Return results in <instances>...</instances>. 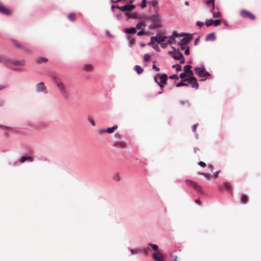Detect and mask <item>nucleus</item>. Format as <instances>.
I'll use <instances>...</instances> for the list:
<instances>
[{"label":"nucleus","mask_w":261,"mask_h":261,"mask_svg":"<svg viewBox=\"0 0 261 261\" xmlns=\"http://www.w3.org/2000/svg\"><path fill=\"white\" fill-rule=\"evenodd\" d=\"M222 188L224 190H227L230 194H232V188L231 185L229 182H227V181L224 182Z\"/></svg>","instance_id":"obj_14"},{"label":"nucleus","mask_w":261,"mask_h":261,"mask_svg":"<svg viewBox=\"0 0 261 261\" xmlns=\"http://www.w3.org/2000/svg\"><path fill=\"white\" fill-rule=\"evenodd\" d=\"M160 81L164 84H166L167 81V75L166 73H162L159 77Z\"/></svg>","instance_id":"obj_23"},{"label":"nucleus","mask_w":261,"mask_h":261,"mask_svg":"<svg viewBox=\"0 0 261 261\" xmlns=\"http://www.w3.org/2000/svg\"><path fill=\"white\" fill-rule=\"evenodd\" d=\"M216 39V37L215 36V32H212V33L207 35L205 38V40L206 41H214Z\"/></svg>","instance_id":"obj_17"},{"label":"nucleus","mask_w":261,"mask_h":261,"mask_svg":"<svg viewBox=\"0 0 261 261\" xmlns=\"http://www.w3.org/2000/svg\"><path fill=\"white\" fill-rule=\"evenodd\" d=\"M48 124L45 122H41L38 123L36 126L37 129H44L47 127Z\"/></svg>","instance_id":"obj_24"},{"label":"nucleus","mask_w":261,"mask_h":261,"mask_svg":"<svg viewBox=\"0 0 261 261\" xmlns=\"http://www.w3.org/2000/svg\"><path fill=\"white\" fill-rule=\"evenodd\" d=\"M210 73L205 69V71H203V73H202V75H201V77H207L210 76Z\"/></svg>","instance_id":"obj_47"},{"label":"nucleus","mask_w":261,"mask_h":261,"mask_svg":"<svg viewBox=\"0 0 261 261\" xmlns=\"http://www.w3.org/2000/svg\"><path fill=\"white\" fill-rule=\"evenodd\" d=\"M198 164L202 167H205L206 166V164L203 161H199L198 162Z\"/></svg>","instance_id":"obj_61"},{"label":"nucleus","mask_w":261,"mask_h":261,"mask_svg":"<svg viewBox=\"0 0 261 261\" xmlns=\"http://www.w3.org/2000/svg\"><path fill=\"white\" fill-rule=\"evenodd\" d=\"M190 46H187L185 50L184 53L186 55H189L190 54Z\"/></svg>","instance_id":"obj_55"},{"label":"nucleus","mask_w":261,"mask_h":261,"mask_svg":"<svg viewBox=\"0 0 261 261\" xmlns=\"http://www.w3.org/2000/svg\"><path fill=\"white\" fill-rule=\"evenodd\" d=\"M115 16L118 20H121V19H122V18H123V17H122L121 14L120 13L116 14L115 15Z\"/></svg>","instance_id":"obj_60"},{"label":"nucleus","mask_w":261,"mask_h":261,"mask_svg":"<svg viewBox=\"0 0 261 261\" xmlns=\"http://www.w3.org/2000/svg\"><path fill=\"white\" fill-rule=\"evenodd\" d=\"M154 37L156 38L155 41L158 43H161L165 41L167 39L168 36H161L160 33H157Z\"/></svg>","instance_id":"obj_12"},{"label":"nucleus","mask_w":261,"mask_h":261,"mask_svg":"<svg viewBox=\"0 0 261 261\" xmlns=\"http://www.w3.org/2000/svg\"><path fill=\"white\" fill-rule=\"evenodd\" d=\"M151 6L154 8H156L158 7V2L156 0H152L151 2Z\"/></svg>","instance_id":"obj_48"},{"label":"nucleus","mask_w":261,"mask_h":261,"mask_svg":"<svg viewBox=\"0 0 261 261\" xmlns=\"http://www.w3.org/2000/svg\"><path fill=\"white\" fill-rule=\"evenodd\" d=\"M192 66L190 64L186 65L184 67V71L185 72H187V73H189V74L191 75H193V72L191 70Z\"/></svg>","instance_id":"obj_22"},{"label":"nucleus","mask_w":261,"mask_h":261,"mask_svg":"<svg viewBox=\"0 0 261 261\" xmlns=\"http://www.w3.org/2000/svg\"><path fill=\"white\" fill-rule=\"evenodd\" d=\"M175 60H179V64H182L185 62V59L182 54L179 55V58H176Z\"/></svg>","instance_id":"obj_34"},{"label":"nucleus","mask_w":261,"mask_h":261,"mask_svg":"<svg viewBox=\"0 0 261 261\" xmlns=\"http://www.w3.org/2000/svg\"><path fill=\"white\" fill-rule=\"evenodd\" d=\"M146 0H142V3L140 4V7L142 9H144L146 7Z\"/></svg>","instance_id":"obj_49"},{"label":"nucleus","mask_w":261,"mask_h":261,"mask_svg":"<svg viewBox=\"0 0 261 261\" xmlns=\"http://www.w3.org/2000/svg\"><path fill=\"white\" fill-rule=\"evenodd\" d=\"M134 69L138 74H141L143 71V69L141 67V66L138 65L134 66Z\"/></svg>","instance_id":"obj_26"},{"label":"nucleus","mask_w":261,"mask_h":261,"mask_svg":"<svg viewBox=\"0 0 261 261\" xmlns=\"http://www.w3.org/2000/svg\"><path fill=\"white\" fill-rule=\"evenodd\" d=\"M9 58L3 55H0V63L3 64L5 66H8Z\"/></svg>","instance_id":"obj_13"},{"label":"nucleus","mask_w":261,"mask_h":261,"mask_svg":"<svg viewBox=\"0 0 261 261\" xmlns=\"http://www.w3.org/2000/svg\"><path fill=\"white\" fill-rule=\"evenodd\" d=\"M160 44L161 45V47L163 48H166L167 45H168V43H167V42H162V43H161Z\"/></svg>","instance_id":"obj_58"},{"label":"nucleus","mask_w":261,"mask_h":261,"mask_svg":"<svg viewBox=\"0 0 261 261\" xmlns=\"http://www.w3.org/2000/svg\"><path fill=\"white\" fill-rule=\"evenodd\" d=\"M204 24V23L203 22L197 21L196 22V25L199 27V28H201Z\"/></svg>","instance_id":"obj_62"},{"label":"nucleus","mask_w":261,"mask_h":261,"mask_svg":"<svg viewBox=\"0 0 261 261\" xmlns=\"http://www.w3.org/2000/svg\"><path fill=\"white\" fill-rule=\"evenodd\" d=\"M145 26H146V23L144 22L141 21V22L138 23L136 24V27H135V28H136V30H141L142 29V27H145Z\"/></svg>","instance_id":"obj_30"},{"label":"nucleus","mask_w":261,"mask_h":261,"mask_svg":"<svg viewBox=\"0 0 261 261\" xmlns=\"http://www.w3.org/2000/svg\"><path fill=\"white\" fill-rule=\"evenodd\" d=\"M127 40L128 41V42H129V45L133 46L135 44V40L134 38H133L131 36H128L127 37Z\"/></svg>","instance_id":"obj_40"},{"label":"nucleus","mask_w":261,"mask_h":261,"mask_svg":"<svg viewBox=\"0 0 261 261\" xmlns=\"http://www.w3.org/2000/svg\"><path fill=\"white\" fill-rule=\"evenodd\" d=\"M152 23L148 26L149 30H154L156 29H161L162 27V23L160 20L152 22Z\"/></svg>","instance_id":"obj_8"},{"label":"nucleus","mask_w":261,"mask_h":261,"mask_svg":"<svg viewBox=\"0 0 261 261\" xmlns=\"http://www.w3.org/2000/svg\"><path fill=\"white\" fill-rule=\"evenodd\" d=\"M193 34H187V36H184V37L181 39L180 41L178 42V45L181 46L183 45H187L189 41L192 40V36Z\"/></svg>","instance_id":"obj_6"},{"label":"nucleus","mask_w":261,"mask_h":261,"mask_svg":"<svg viewBox=\"0 0 261 261\" xmlns=\"http://www.w3.org/2000/svg\"><path fill=\"white\" fill-rule=\"evenodd\" d=\"M156 40V38L154 37V36H152L150 37V41L148 43H147V45L151 46V45H154L153 44L154 43L155 40Z\"/></svg>","instance_id":"obj_36"},{"label":"nucleus","mask_w":261,"mask_h":261,"mask_svg":"<svg viewBox=\"0 0 261 261\" xmlns=\"http://www.w3.org/2000/svg\"><path fill=\"white\" fill-rule=\"evenodd\" d=\"M155 63V61H154L153 62V65H152V69H153V70H154L155 71H159L160 70V68L158 67H157V66L154 64V63Z\"/></svg>","instance_id":"obj_54"},{"label":"nucleus","mask_w":261,"mask_h":261,"mask_svg":"<svg viewBox=\"0 0 261 261\" xmlns=\"http://www.w3.org/2000/svg\"><path fill=\"white\" fill-rule=\"evenodd\" d=\"M52 78L64 98L66 100L68 99L69 98V93L66 86L61 80H58L56 75L53 76Z\"/></svg>","instance_id":"obj_1"},{"label":"nucleus","mask_w":261,"mask_h":261,"mask_svg":"<svg viewBox=\"0 0 261 261\" xmlns=\"http://www.w3.org/2000/svg\"><path fill=\"white\" fill-rule=\"evenodd\" d=\"M201 174L202 175L204 176L205 178H208V179L211 178L213 177L212 175H211V174L208 173L202 172L201 173Z\"/></svg>","instance_id":"obj_45"},{"label":"nucleus","mask_w":261,"mask_h":261,"mask_svg":"<svg viewBox=\"0 0 261 261\" xmlns=\"http://www.w3.org/2000/svg\"><path fill=\"white\" fill-rule=\"evenodd\" d=\"M25 161H28V156H22L19 160L20 163H23Z\"/></svg>","instance_id":"obj_53"},{"label":"nucleus","mask_w":261,"mask_h":261,"mask_svg":"<svg viewBox=\"0 0 261 261\" xmlns=\"http://www.w3.org/2000/svg\"><path fill=\"white\" fill-rule=\"evenodd\" d=\"M158 78H159V75L158 74H156L154 76V81L155 83H156L161 88H163L164 87V85L165 84H163L161 82H159V80H158Z\"/></svg>","instance_id":"obj_28"},{"label":"nucleus","mask_w":261,"mask_h":261,"mask_svg":"<svg viewBox=\"0 0 261 261\" xmlns=\"http://www.w3.org/2000/svg\"><path fill=\"white\" fill-rule=\"evenodd\" d=\"M124 5L122 6H119L118 5L116 6V8L119 9L120 11L124 12Z\"/></svg>","instance_id":"obj_59"},{"label":"nucleus","mask_w":261,"mask_h":261,"mask_svg":"<svg viewBox=\"0 0 261 261\" xmlns=\"http://www.w3.org/2000/svg\"><path fill=\"white\" fill-rule=\"evenodd\" d=\"M36 90L38 93L42 92L44 94L47 93V88L43 82H41L36 85Z\"/></svg>","instance_id":"obj_4"},{"label":"nucleus","mask_w":261,"mask_h":261,"mask_svg":"<svg viewBox=\"0 0 261 261\" xmlns=\"http://www.w3.org/2000/svg\"><path fill=\"white\" fill-rule=\"evenodd\" d=\"M11 41H12V42L13 43V44H14V45L16 47L23 50L24 51H25L27 53H31V50L29 49H28V48L25 47L23 46H22V45L20 44L17 42V40H16L15 39H12Z\"/></svg>","instance_id":"obj_9"},{"label":"nucleus","mask_w":261,"mask_h":261,"mask_svg":"<svg viewBox=\"0 0 261 261\" xmlns=\"http://www.w3.org/2000/svg\"><path fill=\"white\" fill-rule=\"evenodd\" d=\"M186 183L190 186H191L195 190L197 191L199 193H202V189L201 187L199 185L197 182H194L189 179L186 180Z\"/></svg>","instance_id":"obj_2"},{"label":"nucleus","mask_w":261,"mask_h":261,"mask_svg":"<svg viewBox=\"0 0 261 261\" xmlns=\"http://www.w3.org/2000/svg\"><path fill=\"white\" fill-rule=\"evenodd\" d=\"M47 61H48V59L46 58L43 57H39L38 58H37L36 60V61L38 64H41L43 62L45 63V62H47Z\"/></svg>","instance_id":"obj_27"},{"label":"nucleus","mask_w":261,"mask_h":261,"mask_svg":"<svg viewBox=\"0 0 261 261\" xmlns=\"http://www.w3.org/2000/svg\"><path fill=\"white\" fill-rule=\"evenodd\" d=\"M221 22H222L221 19H217L214 20V23L213 24V25H214L215 27L219 26L221 24Z\"/></svg>","instance_id":"obj_41"},{"label":"nucleus","mask_w":261,"mask_h":261,"mask_svg":"<svg viewBox=\"0 0 261 261\" xmlns=\"http://www.w3.org/2000/svg\"><path fill=\"white\" fill-rule=\"evenodd\" d=\"M0 13L6 15H10L11 13V10L7 9L0 3Z\"/></svg>","instance_id":"obj_10"},{"label":"nucleus","mask_w":261,"mask_h":261,"mask_svg":"<svg viewBox=\"0 0 261 261\" xmlns=\"http://www.w3.org/2000/svg\"><path fill=\"white\" fill-rule=\"evenodd\" d=\"M9 68L15 71H21L23 70L22 68L19 67H12L11 66V68Z\"/></svg>","instance_id":"obj_50"},{"label":"nucleus","mask_w":261,"mask_h":261,"mask_svg":"<svg viewBox=\"0 0 261 261\" xmlns=\"http://www.w3.org/2000/svg\"><path fill=\"white\" fill-rule=\"evenodd\" d=\"M123 32L128 34H134L136 33V28L135 27H130L125 28L123 30Z\"/></svg>","instance_id":"obj_16"},{"label":"nucleus","mask_w":261,"mask_h":261,"mask_svg":"<svg viewBox=\"0 0 261 261\" xmlns=\"http://www.w3.org/2000/svg\"><path fill=\"white\" fill-rule=\"evenodd\" d=\"M83 69H84V70H85L86 71H90L91 70L92 66L90 64H86L84 66Z\"/></svg>","instance_id":"obj_44"},{"label":"nucleus","mask_w":261,"mask_h":261,"mask_svg":"<svg viewBox=\"0 0 261 261\" xmlns=\"http://www.w3.org/2000/svg\"><path fill=\"white\" fill-rule=\"evenodd\" d=\"M192 79H193L194 81H189L188 83H190L192 88L198 89L199 88V84L197 79L195 77H192Z\"/></svg>","instance_id":"obj_18"},{"label":"nucleus","mask_w":261,"mask_h":261,"mask_svg":"<svg viewBox=\"0 0 261 261\" xmlns=\"http://www.w3.org/2000/svg\"><path fill=\"white\" fill-rule=\"evenodd\" d=\"M188 74L187 72H184L179 74V77L181 80L186 81L190 79Z\"/></svg>","instance_id":"obj_25"},{"label":"nucleus","mask_w":261,"mask_h":261,"mask_svg":"<svg viewBox=\"0 0 261 261\" xmlns=\"http://www.w3.org/2000/svg\"><path fill=\"white\" fill-rule=\"evenodd\" d=\"M136 7V6L134 4H126L124 5V12H131Z\"/></svg>","instance_id":"obj_21"},{"label":"nucleus","mask_w":261,"mask_h":261,"mask_svg":"<svg viewBox=\"0 0 261 261\" xmlns=\"http://www.w3.org/2000/svg\"><path fill=\"white\" fill-rule=\"evenodd\" d=\"M113 179L116 181H119L120 180V177L118 173H116L114 175Z\"/></svg>","instance_id":"obj_56"},{"label":"nucleus","mask_w":261,"mask_h":261,"mask_svg":"<svg viewBox=\"0 0 261 261\" xmlns=\"http://www.w3.org/2000/svg\"><path fill=\"white\" fill-rule=\"evenodd\" d=\"M167 38L169 39V40L167 41V43H168L169 45H172L173 43V41H175V38L172 35H171L169 36H168Z\"/></svg>","instance_id":"obj_32"},{"label":"nucleus","mask_w":261,"mask_h":261,"mask_svg":"<svg viewBox=\"0 0 261 261\" xmlns=\"http://www.w3.org/2000/svg\"><path fill=\"white\" fill-rule=\"evenodd\" d=\"M169 78L170 79H172V80H173V79H175V80H177L178 79V76L177 75V74H173V75H170Z\"/></svg>","instance_id":"obj_64"},{"label":"nucleus","mask_w":261,"mask_h":261,"mask_svg":"<svg viewBox=\"0 0 261 261\" xmlns=\"http://www.w3.org/2000/svg\"><path fill=\"white\" fill-rule=\"evenodd\" d=\"M139 253H142L145 256H147V250L145 248H138Z\"/></svg>","instance_id":"obj_43"},{"label":"nucleus","mask_w":261,"mask_h":261,"mask_svg":"<svg viewBox=\"0 0 261 261\" xmlns=\"http://www.w3.org/2000/svg\"><path fill=\"white\" fill-rule=\"evenodd\" d=\"M205 66L203 64H202V66L201 67H199L198 66L196 67L194 69L195 72L197 75L199 76H201L203 71H205Z\"/></svg>","instance_id":"obj_11"},{"label":"nucleus","mask_w":261,"mask_h":261,"mask_svg":"<svg viewBox=\"0 0 261 261\" xmlns=\"http://www.w3.org/2000/svg\"><path fill=\"white\" fill-rule=\"evenodd\" d=\"M125 17L128 18L129 19H141V16L137 14L136 13H125Z\"/></svg>","instance_id":"obj_15"},{"label":"nucleus","mask_w":261,"mask_h":261,"mask_svg":"<svg viewBox=\"0 0 261 261\" xmlns=\"http://www.w3.org/2000/svg\"><path fill=\"white\" fill-rule=\"evenodd\" d=\"M150 56L148 54H146L144 55L143 61L144 62H147L150 61Z\"/></svg>","instance_id":"obj_42"},{"label":"nucleus","mask_w":261,"mask_h":261,"mask_svg":"<svg viewBox=\"0 0 261 261\" xmlns=\"http://www.w3.org/2000/svg\"><path fill=\"white\" fill-rule=\"evenodd\" d=\"M68 19L71 21L75 20V14L74 13H71L68 15Z\"/></svg>","instance_id":"obj_39"},{"label":"nucleus","mask_w":261,"mask_h":261,"mask_svg":"<svg viewBox=\"0 0 261 261\" xmlns=\"http://www.w3.org/2000/svg\"><path fill=\"white\" fill-rule=\"evenodd\" d=\"M168 54L170 55L174 60H176V58H178L176 57V54H174L173 51H169Z\"/></svg>","instance_id":"obj_46"},{"label":"nucleus","mask_w":261,"mask_h":261,"mask_svg":"<svg viewBox=\"0 0 261 261\" xmlns=\"http://www.w3.org/2000/svg\"><path fill=\"white\" fill-rule=\"evenodd\" d=\"M12 128L8 127L7 126H5L2 124H0V129L3 130L5 132H9Z\"/></svg>","instance_id":"obj_33"},{"label":"nucleus","mask_w":261,"mask_h":261,"mask_svg":"<svg viewBox=\"0 0 261 261\" xmlns=\"http://www.w3.org/2000/svg\"><path fill=\"white\" fill-rule=\"evenodd\" d=\"M130 252L132 255L139 253L138 248L136 249H130Z\"/></svg>","instance_id":"obj_51"},{"label":"nucleus","mask_w":261,"mask_h":261,"mask_svg":"<svg viewBox=\"0 0 261 261\" xmlns=\"http://www.w3.org/2000/svg\"><path fill=\"white\" fill-rule=\"evenodd\" d=\"M117 125H114L112 127H108L106 129L107 133L111 134L112 133L115 129L117 128Z\"/></svg>","instance_id":"obj_31"},{"label":"nucleus","mask_w":261,"mask_h":261,"mask_svg":"<svg viewBox=\"0 0 261 261\" xmlns=\"http://www.w3.org/2000/svg\"><path fill=\"white\" fill-rule=\"evenodd\" d=\"M241 15L244 18H250L251 20H254L255 19V16L254 14L245 9L241 11Z\"/></svg>","instance_id":"obj_5"},{"label":"nucleus","mask_w":261,"mask_h":261,"mask_svg":"<svg viewBox=\"0 0 261 261\" xmlns=\"http://www.w3.org/2000/svg\"><path fill=\"white\" fill-rule=\"evenodd\" d=\"M152 258L154 261H165V257L160 252H155L152 254Z\"/></svg>","instance_id":"obj_7"},{"label":"nucleus","mask_w":261,"mask_h":261,"mask_svg":"<svg viewBox=\"0 0 261 261\" xmlns=\"http://www.w3.org/2000/svg\"><path fill=\"white\" fill-rule=\"evenodd\" d=\"M10 61L8 62V66H6L8 68H11L10 64H12L14 66H24L25 64V61L24 59L21 60H12L9 58Z\"/></svg>","instance_id":"obj_3"},{"label":"nucleus","mask_w":261,"mask_h":261,"mask_svg":"<svg viewBox=\"0 0 261 261\" xmlns=\"http://www.w3.org/2000/svg\"><path fill=\"white\" fill-rule=\"evenodd\" d=\"M146 19L151 22L156 21L160 20V17L157 15H152L146 17Z\"/></svg>","instance_id":"obj_20"},{"label":"nucleus","mask_w":261,"mask_h":261,"mask_svg":"<svg viewBox=\"0 0 261 261\" xmlns=\"http://www.w3.org/2000/svg\"><path fill=\"white\" fill-rule=\"evenodd\" d=\"M145 34V31L144 29L141 30V31H139L137 33V35L139 36H142L144 35Z\"/></svg>","instance_id":"obj_52"},{"label":"nucleus","mask_w":261,"mask_h":261,"mask_svg":"<svg viewBox=\"0 0 261 261\" xmlns=\"http://www.w3.org/2000/svg\"><path fill=\"white\" fill-rule=\"evenodd\" d=\"M113 146L119 148H123L124 143L121 142H115L113 144Z\"/></svg>","instance_id":"obj_35"},{"label":"nucleus","mask_w":261,"mask_h":261,"mask_svg":"<svg viewBox=\"0 0 261 261\" xmlns=\"http://www.w3.org/2000/svg\"><path fill=\"white\" fill-rule=\"evenodd\" d=\"M214 23V20L213 18H211L210 19H207L206 21H205V25H206V27H210V26H212L213 25V24Z\"/></svg>","instance_id":"obj_38"},{"label":"nucleus","mask_w":261,"mask_h":261,"mask_svg":"<svg viewBox=\"0 0 261 261\" xmlns=\"http://www.w3.org/2000/svg\"><path fill=\"white\" fill-rule=\"evenodd\" d=\"M88 120L92 126L95 125L94 121L90 117H88Z\"/></svg>","instance_id":"obj_63"},{"label":"nucleus","mask_w":261,"mask_h":261,"mask_svg":"<svg viewBox=\"0 0 261 261\" xmlns=\"http://www.w3.org/2000/svg\"><path fill=\"white\" fill-rule=\"evenodd\" d=\"M147 249L149 251L152 250L155 252H158L159 250V246L156 244H152L151 243H149L148 244Z\"/></svg>","instance_id":"obj_19"},{"label":"nucleus","mask_w":261,"mask_h":261,"mask_svg":"<svg viewBox=\"0 0 261 261\" xmlns=\"http://www.w3.org/2000/svg\"><path fill=\"white\" fill-rule=\"evenodd\" d=\"M152 47L157 52H160L161 51V49L159 47V46L158 45H154L152 46Z\"/></svg>","instance_id":"obj_57"},{"label":"nucleus","mask_w":261,"mask_h":261,"mask_svg":"<svg viewBox=\"0 0 261 261\" xmlns=\"http://www.w3.org/2000/svg\"><path fill=\"white\" fill-rule=\"evenodd\" d=\"M172 35L174 36V38L175 37L178 38V37H182L184 36H187V33H185V32L177 33L176 32H174Z\"/></svg>","instance_id":"obj_29"},{"label":"nucleus","mask_w":261,"mask_h":261,"mask_svg":"<svg viewBox=\"0 0 261 261\" xmlns=\"http://www.w3.org/2000/svg\"><path fill=\"white\" fill-rule=\"evenodd\" d=\"M248 200L247 196L245 194H242L241 196V201L242 203H246Z\"/></svg>","instance_id":"obj_37"}]
</instances>
